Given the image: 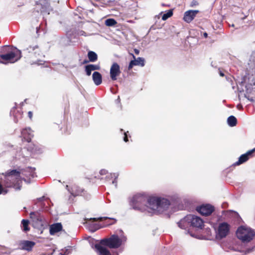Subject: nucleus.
Here are the masks:
<instances>
[{"label": "nucleus", "instance_id": "nucleus-45", "mask_svg": "<svg viewBox=\"0 0 255 255\" xmlns=\"http://www.w3.org/2000/svg\"><path fill=\"white\" fill-rule=\"evenodd\" d=\"M87 62H88V61H86V60H85V61H84V62H83V63H87Z\"/></svg>", "mask_w": 255, "mask_h": 255}, {"label": "nucleus", "instance_id": "nucleus-44", "mask_svg": "<svg viewBox=\"0 0 255 255\" xmlns=\"http://www.w3.org/2000/svg\"><path fill=\"white\" fill-rule=\"evenodd\" d=\"M220 75L222 77H223L224 76V74L223 72H222L221 71L220 72Z\"/></svg>", "mask_w": 255, "mask_h": 255}, {"label": "nucleus", "instance_id": "nucleus-37", "mask_svg": "<svg viewBox=\"0 0 255 255\" xmlns=\"http://www.w3.org/2000/svg\"><path fill=\"white\" fill-rule=\"evenodd\" d=\"M124 140L126 142L128 141V137H127V133H126V132L125 133V136L124 137Z\"/></svg>", "mask_w": 255, "mask_h": 255}, {"label": "nucleus", "instance_id": "nucleus-40", "mask_svg": "<svg viewBox=\"0 0 255 255\" xmlns=\"http://www.w3.org/2000/svg\"><path fill=\"white\" fill-rule=\"evenodd\" d=\"M134 51L135 53L136 54H137V55H138V54H139V50L136 49H134Z\"/></svg>", "mask_w": 255, "mask_h": 255}, {"label": "nucleus", "instance_id": "nucleus-36", "mask_svg": "<svg viewBox=\"0 0 255 255\" xmlns=\"http://www.w3.org/2000/svg\"><path fill=\"white\" fill-rule=\"evenodd\" d=\"M100 173L101 175H105V174H106L107 173V171L105 169H102L100 171Z\"/></svg>", "mask_w": 255, "mask_h": 255}, {"label": "nucleus", "instance_id": "nucleus-7", "mask_svg": "<svg viewBox=\"0 0 255 255\" xmlns=\"http://www.w3.org/2000/svg\"><path fill=\"white\" fill-rule=\"evenodd\" d=\"M58 2V0H40L39 2H36L35 8L37 9L38 12V9H40L41 13L43 15L49 14L53 10L50 4Z\"/></svg>", "mask_w": 255, "mask_h": 255}, {"label": "nucleus", "instance_id": "nucleus-38", "mask_svg": "<svg viewBox=\"0 0 255 255\" xmlns=\"http://www.w3.org/2000/svg\"><path fill=\"white\" fill-rule=\"evenodd\" d=\"M3 191V189L2 185L0 183V194H2Z\"/></svg>", "mask_w": 255, "mask_h": 255}, {"label": "nucleus", "instance_id": "nucleus-18", "mask_svg": "<svg viewBox=\"0 0 255 255\" xmlns=\"http://www.w3.org/2000/svg\"><path fill=\"white\" fill-rule=\"evenodd\" d=\"M62 230V225L60 223H55L50 226V234L53 235Z\"/></svg>", "mask_w": 255, "mask_h": 255}, {"label": "nucleus", "instance_id": "nucleus-42", "mask_svg": "<svg viewBox=\"0 0 255 255\" xmlns=\"http://www.w3.org/2000/svg\"><path fill=\"white\" fill-rule=\"evenodd\" d=\"M116 102L117 103H120V96H118V99L116 100Z\"/></svg>", "mask_w": 255, "mask_h": 255}, {"label": "nucleus", "instance_id": "nucleus-24", "mask_svg": "<svg viewBox=\"0 0 255 255\" xmlns=\"http://www.w3.org/2000/svg\"><path fill=\"white\" fill-rule=\"evenodd\" d=\"M227 122L230 127H234L237 125V121L234 116H231L228 118Z\"/></svg>", "mask_w": 255, "mask_h": 255}, {"label": "nucleus", "instance_id": "nucleus-19", "mask_svg": "<svg viewBox=\"0 0 255 255\" xmlns=\"http://www.w3.org/2000/svg\"><path fill=\"white\" fill-rule=\"evenodd\" d=\"M92 78L94 84L97 86L100 85L102 82V75L98 72L93 73Z\"/></svg>", "mask_w": 255, "mask_h": 255}, {"label": "nucleus", "instance_id": "nucleus-30", "mask_svg": "<svg viewBox=\"0 0 255 255\" xmlns=\"http://www.w3.org/2000/svg\"><path fill=\"white\" fill-rule=\"evenodd\" d=\"M173 14L172 10H169L166 13H164L162 16V19L165 20L169 17H171Z\"/></svg>", "mask_w": 255, "mask_h": 255}, {"label": "nucleus", "instance_id": "nucleus-6", "mask_svg": "<svg viewBox=\"0 0 255 255\" xmlns=\"http://www.w3.org/2000/svg\"><path fill=\"white\" fill-rule=\"evenodd\" d=\"M237 237L243 243H248L253 240L255 232L251 228L245 226H241L236 232Z\"/></svg>", "mask_w": 255, "mask_h": 255}, {"label": "nucleus", "instance_id": "nucleus-26", "mask_svg": "<svg viewBox=\"0 0 255 255\" xmlns=\"http://www.w3.org/2000/svg\"><path fill=\"white\" fill-rule=\"evenodd\" d=\"M21 224L24 232H27L29 231V228L28 227L29 221L28 220L23 219L21 221Z\"/></svg>", "mask_w": 255, "mask_h": 255}, {"label": "nucleus", "instance_id": "nucleus-4", "mask_svg": "<svg viewBox=\"0 0 255 255\" xmlns=\"http://www.w3.org/2000/svg\"><path fill=\"white\" fill-rule=\"evenodd\" d=\"M178 227L189 233V228L201 229L203 225V220L199 217L188 215L178 223Z\"/></svg>", "mask_w": 255, "mask_h": 255}, {"label": "nucleus", "instance_id": "nucleus-11", "mask_svg": "<svg viewBox=\"0 0 255 255\" xmlns=\"http://www.w3.org/2000/svg\"><path fill=\"white\" fill-rule=\"evenodd\" d=\"M199 12L198 10H189L185 12L184 14L183 20L187 22L190 23L191 22L196 14Z\"/></svg>", "mask_w": 255, "mask_h": 255}, {"label": "nucleus", "instance_id": "nucleus-14", "mask_svg": "<svg viewBox=\"0 0 255 255\" xmlns=\"http://www.w3.org/2000/svg\"><path fill=\"white\" fill-rule=\"evenodd\" d=\"M255 152V148L252 149V150L248 151L245 154H242L239 157L238 161L236 162L234 164L235 165H239L244 163L245 162L247 161L249 159V156H251L252 154L253 153H254Z\"/></svg>", "mask_w": 255, "mask_h": 255}, {"label": "nucleus", "instance_id": "nucleus-21", "mask_svg": "<svg viewBox=\"0 0 255 255\" xmlns=\"http://www.w3.org/2000/svg\"><path fill=\"white\" fill-rule=\"evenodd\" d=\"M28 150H29L33 154H39L42 152V148L41 146L33 144L28 147Z\"/></svg>", "mask_w": 255, "mask_h": 255}, {"label": "nucleus", "instance_id": "nucleus-5", "mask_svg": "<svg viewBox=\"0 0 255 255\" xmlns=\"http://www.w3.org/2000/svg\"><path fill=\"white\" fill-rule=\"evenodd\" d=\"M147 197L141 194L135 195L130 201V205L135 210H138L141 212H147L149 213V205L148 204Z\"/></svg>", "mask_w": 255, "mask_h": 255}, {"label": "nucleus", "instance_id": "nucleus-8", "mask_svg": "<svg viewBox=\"0 0 255 255\" xmlns=\"http://www.w3.org/2000/svg\"><path fill=\"white\" fill-rule=\"evenodd\" d=\"M21 57V53L20 50L17 49L15 51L9 53V54H0V58L4 62H8L10 63H14L18 61ZM1 63H4L1 62Z\"/></svg>", "mask_w": 255, "mask_h": 255}, {"label": "nucleus", "instance_id": "nucleus-39", "mask_svg": "<svg viewBox=\"0 0 255 255\" xmlns=\"http://www.w3.org/2000/svg\"><path fill=\"white\" fill-rule=\"evenodd\" d=\"M28 117L30 119H31L32 117V112L31 111H29L28 113Z\"/></svg>", "mask_w": 255, "mask_h": 255}, {"label": "nucleus", "instance_id": "nucleus-25", "mask_svg": "<svg viewBox=\"0 0 255 255\" xmlns=\"http://www.w3.org/2000/svg\"><path fill=\"white\" fill-rule=\"evenodd\" d=\"M27 170V171H26V173L27 172L28 174L25 173L24 174L27 177L33 178L36 176V173L34 172V169L31 167H28Z\"/></svg>", "mask_w": 255, "mask_h": 255}, {"label": "nucleus", "instance_id": "nucleus-3", "mask_svg": "<svg viewBox=\"0 0 255 255\" xmlns=\"http://www.w3.org/2000/svg\"><path fill=\"white\" fill-rule=\"evenodd\" d=\"M20 174V172L16 170L7 171L2 179L3 185L6 187H13L16 190H20L21 181Z\"/></svg>", "mask_w": 255, "mask_h": 255}, {"label": "nucleus", "instance_id": "nucleus-12", "mask_svg": "<svg viewBox=\"0 0 255 255\" xmlns=\"http://www.w3.org/2000/svg\"><path fill=\"white\" fill-rule=\"evenodd\" d=\"M229 231V225L226 223H221L218 228V234L221 238L225 237Z\"/></svg>", "mask_w": 255, "mask_h": 255}, {"label": "nucleus", "instance_id": "nucleus-27", "mask_svg": "<svg viewBox=\"0 0 255 255\" xmlns=\"http://www.w3.org/2000/svg\"><path fill=\"white\" fill-rule=\"evenodd\" d=\"M72 247L68 246L64 249L61 250V252L60 253V255H68L71 253Z\"/></svg>", "mask_w": 255, "mask_h": 255}, {"label": "nucleus", "instance_id": "nucleus-32", "mask_svg": "<svg viewBox=\"0 0 255 255\" xmlns=\"http://www.w3.org/2000/svg\"><path fill=\"white\" fill-rule=\"evenodd\" d=\"M85 69L86 75L87 76H90L91 74L92 71H93L92 70V69H91V68L90 67L89 65L85 66Z\"/></svg>", "mask_w": 255, "mask_h": 255}, {"label": "nucleus", "instance_id": "nucleus-22", "mask_svg": "<svg viewBox=\"0 0 255 255\" xmlns=\"http://www.w3.org/2000/svg\"><path fill=\"white\" fill-rule=\"evenodd\" d=\"M30 217L33 222H41L42 219L38 212H31L30 213Z\"/></svg>", "mask_w": 255, "mask_h": 255}, {"label": "nucleus", "instance_id": "nucleus-31", "mask_svg": "<svg viewBox=\"0 0 255 255\" xmlns=\"http://www.w3.org/2000/svg\"><path fill=\"white\" fill-rule=\"evenodd\" d=\"M27 50H28V52H31L32 51L36 50L34 52V54H36L37 51L39 50L37 46H35L33 47L29 46L28 48H27Z\"/></svg>", "mask_w": 255, "mask_h": 255}, {"label": "nucleus", "instance_id": "nucleus-34", "mask_svg": "<svg viewBox=\"0 0 255 255\" xmlns=\"http://www.w3.org/2000/svg\"><path fill=\"white\" fill-rule=\"evenodd\" d=\"M78 35L80 36H87L88 35L86 34V33L83 31V30H80L78 32Z\"/></svg>", "mask_w": 255, "mask_h": 255}, {"label": "nucleus", "instance_id": "nucleus-17", "mask_svg": "<svg viewBox=\"0 0 255 255\" xmlns=\"http://www.w3.org/2000/svg\"><path fill=\"white\" fill-rule=\"evenodd\" d=\"M21 135L26 141L29 142L33 136V131L30 128H26L21 131Z\"/></svg>", "mask_w": 255, "mask_h": 255}, {"label": "nucleus", "instance_id": "nucleus-2", "mask_svg": "<svg viewBox=\"0 0 255 255\" xmlns=\"http://www.w3.org/2000/svg\"><path fill=\"white\" fill-rule=\"evenodd\" d=\"M149 205V213L160 214L167 210L170 205V202L163 198L150 197L148 200Z\"/></svg>", "mask_w": 255, "mask_h": 255}, {"label": "nucleus", "instance_id": "nucleus-35", "mask_svg": "<svg viewBox=\"0 0 255 255\" xmlns=\"http://www.w3.org/2000/svg\"><path fill=\"white\" fill-rule=\"evenodd\" d=\"M198 2L196 0H193L191 2L190 6L193 7V6H194L195 5H198Z\"/></svg>", "mask_w": 255, "mask_h": 255}, {"label": "nucleus", "instance_id": "nucleus-33", "mask_svg": "<svg viewBox=\"0 0 255 255\" xmlns=\"http://www.w3.org/2000/svg\"><path fill=\"white\" fill-rule=\"evenodd\" d=\"M92 71L99 70L100 69V66L99 65L89 64Z\"/></svg>", "mask_w": 255, "mask_h": 255}, {"label": "nucleus", "instance_id": "nucleus-28", "mask_svg": "<svg viewBox=\"0 0 255 255\" xmlns=\"http://www.w3.org/2000/svg\"><path fill=\"white\" fill-rule=\"evenodd\" d=\"M117 23V21L113 18H109L105 21V24L108 26H114Z\"/></svg>", "mask_w": 255, "mask_h": 255}, {"label": "nucleus", "instance_id": "nucleus-16", "mask_svg": "<svg viewBox=\"0 0 255 255\" xmlns=\"http://www.w3.org/2000/svg\"><path fill=\"white\" fill-rule=\"evenodd\" d=\"M66 188L73 196L82 195V193L84 192V190L83 189L76 185H73L70 189L69 188L68 185H66Z\"/></svg>", "mask_w": 255, "mask_h": 255}, {"label": "nucleus", "instance_id": "nucleus-9", "mask_svg": "<svg viewBox=\"0 0 255 255\" xmlns=\"http://www.w3.org/2000/svg\"><path fill=\"white\" fill-rule=\"evenodd\" d=\"M214 207L210 204L203 205L197 208V211L201 215L209 216L214 211Z\"/></svg>", "mask_w": 255, "mask_h": 255}, {"label": "nucleus", "instance_id": "nucleus-43", "mask_svg": "<svg viewBox=\"0 0 255 255\" xmlns=\"http://www.w3.org/2000/svg\"><path fill=\"white\" fill-rule=\"evenodd\" d=\"M203 35H204V37L207 38L208 36V34L206 32H204L203 34Z\"/></svg>", "mask_w": 255, "mask_h": 255}, {"label": "nucleus", "instance_id": "nucleus-23", "mask_svg": "<svg viewBox=\"0 0 255 255\" xmlns=\"http://www.w3.org/2000/svg\"><path fill=\"white\" fill-rule=\"evenodd\" d=\"M88 57L89 61L91 62H94L97 60L98 56L97 54L94 51H90L88 53Z\"/></svg>", "mask_w": 255, "mask_h": 255}, {"label": "nucleus", "instance_id": "nucleus-46", "mask_svg": "<svg viewBox=\"0 0 255 255\" xmlns=\"http://www.w3.org/2000/svg\"><path fill=\"white\" fill-rule=\"evenodd\" d=\"M232 26L234 27V24H232Z\"/></svg>", "mask_w": 255, "mask_h": 255}, {"label": "nucleus", "instance_id": "nucleus-29", "mask_svg": "<svg viewBox=\"0 0 255 255\" xmlns=\"http://www.w3.org/2000/svg\"><path fill=\"white\" fill-rule=\"evenodd\" d=\"M118 174L116 173H113V174H110V176H108L107 177V179L110 178V176L111 177V178H114V180L112 181V183L115 184L116 187H117V181L116 179L118 178Z\"/></svg>", "mask_w": 255, "mask_h": 255}, {"label": "nucleus", "instance_id": "nucleus-15", "mask_svg": "<svg viewBox=\"0 0 255 255\" xmlns=\"http://www.w3.org/2000/svg\"><path fill=\"white\" fill-rule=\"evenodd\" d=\"M120 66L117 63H114L110 69V76L112 80H117V77L120 74Z\"/></svg>", "mask_w": 255, "mask_h": 255}, {"label": "nucleus", "instance_id": "nucleus-13", "mask_svg": "<svg viewBox=\"0 0 255 255\" xmlns=\"http://www.w3.org/2000/svg\"><path fill=\"white\" fill-rule=\"evenodd\" d=\"M133 58V60H131L128 66V70H130L134 66H141L142 67L144 66V59L142 57H138L137 59L133 54H131Z\"/></svg>", "mask_w": 255, "mask_h": 255}, {"label": "nucleus", "instance_id": "nucleus-20", "mask_svg": "<svg viewBox=\"0 0 255 255\" xmlns=\"http://www.w3.org/2000/svg\"><path fill=\"white\" fill-rule=\"evenodd\" d=\"M15 50H17V49L12 46L5 45L0 48V54H9L15 51Z\"/></svg>", "mask_w": 255, "mask_h": 255}, {"label": "nucleus", "instance_id": "nucleus-1", "mask_svg": "<svg viewBox=\"0 0 255 255\" xmlns=\"http://www.w3.org/2000/svg\"><path fill=\"white\" fill-rule=\"evenodd\" d=\"M126 241V237H123L120 238L117 235L114 234L109 238L101 240L100 244H95V248L98 252L99 255H111L106 247L111 249H117L121 246L123 242Z\"/></svg>", "mask_w": 255, "mask_h": 255}, {"label": "nucleus", "instance_id": "nucleus-41", "mask_svg": "<svg viewBox=\"0 0 255 255\" xmlns=\"http://www.w3.org/2000/svg\"><path fill=\"white\" fill-rule=\"evenodd\" d=\"M44 198H45V197H44V196H43V197H41V198H39L38 199V200H39V201H43V200L44 199Z\"/></svg>", "mask_w": 255, "mask_h": 255}, {"label": "nucleus", "instance_id": "nucleus-10", "mask_svg": "<svg viewBox=\"0 0 255 255\" xmlns=\"http://www.w3.org/2000/svg\"><path fill=\"white\" fill-rule=\"evenodd\" d=\"M35 245V242L33 241L22 240L20 241L18 244V249L21 250H25L29 252L32 250Z\"/></svg>", "mask_w": 255, "mask_h": 255}]
</instances>
